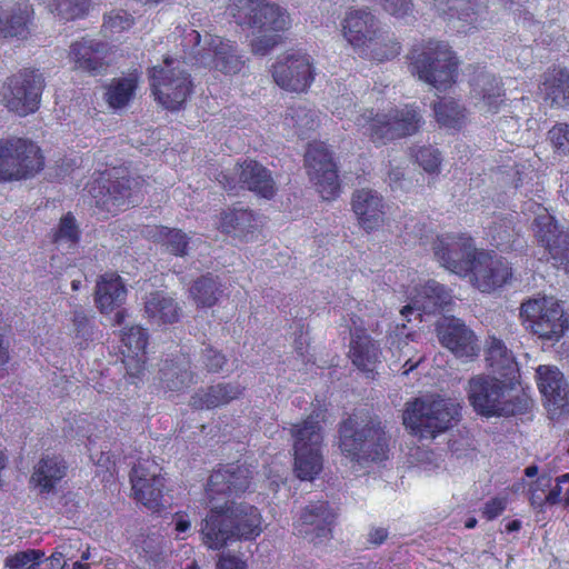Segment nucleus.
Wrapping results in <instances>:
<instances>
[{"label":"nucleus","instance_id":"18","mask_svg":"<svg viewBox=\"0 0 569 569\" xmlns=\"http://www.w3.org/2000/svg\"><path fill=\"white\" fill-rule=\"evenodd\" d=\"M433 251L440 263L457 274H467L480 251L466 234H443L433 243Z\"/></svg>","mask_w":569,"mask_h":569},{"label":"nucleus","instance_id":"25","mask_svg":"<svg viewBox=\"0 0 569 569\" xmlns=\"http://www.w3.org/2000/svg\"><path fill=\"white\" fill-rule=\"evenodd\" d=\"M204 44L216 70L224 74H237L244 68L246 59L233 41L218 36H206Z\"/></svg>","mask_w":569,"mask_h":569},{"label":"nucleus","instance_id":"56","mask_svg":"<svg viewBox=\"0 0 569 569\" xmlns=\"http://www.w3.org/2000/svg\"><path fill=\"white\" fill-rule=\"evenodd\" d=\"M548 505L563 502L569 506V473L558 478L557 483L547 493Z\"/></svg>","mask_w":569,"mask_h":569},{"label":"nucleus","instance_id":"17","mask_svg":"<svg viewBox=\"0 0 569 569\" xmlns=\"http://www.w3.org/2000/svg\"><path fill=\"white\" fill-rule=\"evenodd\" d=\"M310 180L325 200L333 199L339 192V180L331 153L323 143H311L305 156Z\"/></svg>","mask_w":569,"mask_h":569},{"label":"nucleus","instance_id":"57","mask_svg":"<svg viewBox=\"0 0 569 569\" xmlns=\"http://www.w3.org/2000/svg\"><path fill=\"white\" fill-rule=\"evenodd\" d=\"M550 487V478L541 476L531 487L530 502L535 508H542L547 501L546 489Z\"/></svg>","mask_w":569,"mask_h":569},{"label":"nucleus","instance_id":"3","mask_svg":"<svg viewBox=\"0 0 569 569\" xmlns=\"http://www.w3.org/2000/svg\"><path fill=\"white\" fill-rule=\"evenodd\" d=\"M460 407L440 396H423L406 403L402 419L407 428L422 439H433L453 426Z\"/></svg>","mask_w":569,"mask_h":569},{"label":"nucleus","instance_id":"43","mask_svg":"<svg viewBox=\"0 0 569 569\" xmlns=\"http://www.w3.org/2000/svg\"><path fill=\"white\" fill-rule=\"evenodd\" d=\"M433 113L439 126L450 129H460L467 119L466 109L452 99H442L435 103Z\"/></svg>","mask_w":569,"mask_h":569},{"label":"nucleus","instance_id":"4","mask_svg":"<svg viewBox=\"0 0 569 569\" xmlns=\"http://www.w3.org/2000/svg\"><path fill=\"white\" fill-rule=\"evenodd\" d=\"M466 391L470 406L486 418L512 416L521 409L510 381L497 377L477 375L469 379Z\"/></svg>","mask_w":569,"mask_h":569},{"label":"nucleus","instance_id":"62","mask_svg":"<svg viewBox=\"0 0 569 569\" xmlns=\"http://www.w3.org/2000/svg\"><path fill=\"white\" fill-rule=\"evenodd\" d=\"M217 569H246V562L236 556H221Z\"/></svg>","mask_w":569,"mask_h":569},{"label":"nucleus","instance_id":"46","mask_svg":"<svg viewBox=\"0 0 569 569\" xmlns=\"http://www.w3.org/2000/svg\"><path fill=\"white\" fill-rule=\"evenodd\" d=\"M90 6V0H49L48 8L56 16L72 20L86 13Z\"/></svg>","mask_w":569,"mask_h":569},{"label":"nucleus","instance_id":"32","mask_svg":"<svg viewBox=\"0 0 569 569\" xmlns=\"http://www.w3.org/2000/svg\"><path fill=\"white\" fill-rule=\"evenodd\" d=\"M126 297V286L118 274L106 273L100 277L96 286L94 300L102 313H109L120 307Z\"/></svg>","mask_w":569,"mask_h":569},{"label":"nucleus","instance_id":"37","mask_svg":"<svg viewBox=\"0 0 569 569\" xmlns=\"http://www.w3.org/2000/svg\"><path fill=\"white\" fill-rule=\"evenodd\" d=\"M160 380L169 391H182L196 382L190 371V362L182 358L177 361H166L160 369Z\"/></svg>","mask_w":569,"mask_h":569},{"label":"nucleus","instance_id":"12","mask_svg":"<svg viewBox=\"0 0 569 569\" xmlns=\"http://www.w3.org/2000/svg\"><path fill=\"white\" fill-rule=\"evenodd\" d=\"M229 13L237 24L258 31H283L290 24L287 12L267 0H238L229 6Z\"/></svg>","mask_w":569,"mask_h":569},{"label":"nucleus","instance_id":"53","mask_svg":"<svg viewBox=\"0 0 569 569\" xmlns=\"http://www.w3.org/2000/svg\"><path fill=\"white\" fill-rule=\"evenodd\" d=\"M332 112L340 119L348 118L356 123L357 117L362 116L356 110L352 97L350 94H342L337 97L332 102Z\"/></svg>","mask_w":569,"mask_h":569},{"label":"nucleus","instance_id":"31","mask_svg":"<svg viewBox=\"0 0 569 569\" xmlns=\"http://www.w3.org/2000/svg\"><path fill=\"white\" fill-rule=\"evenodd\" d=\"M104 46L92 39L74 42L70 49V58L74 68L97 74L104 69Z\"/></svg>","mask_w":569,"mask_h":569},{"label":"nucleus","instance_id":"52","mask_svg":"<svg viewBox=\"0 0 569 569\" xmlns=\"http://www.w3.org/2000/svg\"><path fill=\"white\" fill-rule=\"evenodd\" d=\"M401 237L406 243L423 244L425 239L428 238L427 228H426L425 223H421L418 219L410 218L405 223V230H403V233Z\"/></svg>","mask_w":569,"mask_h":569},{"label":"nucleus","instance_id":"8","mask_svg":"<svg viewBox=\"0 0 569 569\" xmlns=\"http://www.w3.org/2000/svg\"><path fill=\"white\" fill-rule=\"evenodd\" d=\"M318 417L319 415L310 416L291 428L295 472L301 480H312L322 469V433Z\"/></svg>","mask_w":569,"mask_h":569},{"label":"nucleus","instance_id":"24","mask_svg":"<svg viewBox=\"0 0 569 569\" xmlns=\"http://www.w3.org/2000/svg\"><path fill=\"white\" fill-rule=\"evenodd\" d=\"M351 208L358 224L367 232L379 229L385 222V202L372 189H359L352 193Z\"/></svg>","mask_w":569,"mask_h":569},{"label":"nucleus","instance_id":"28","mask_svg":"<svg viewBox=\"0 0 569 569\" xmlns=\"http://www.w3.org/2000/svg\"><path fill=\"white\" fill-rule=\"evenodd\" d=\"M144 317L157 326L173 323L179 320L181 307L170 295L156 291L146 297Z\"/></svg>","mask_w":569,"mask_h":569},{"label":"nucleus","instance_id":"9","mask_svg":"<svg viewBox=\"0 0 569 569\" xmlns=\"http://www.w3.org/2000/svg\"><path fill=\"white\" fill-rule=\"evenodd\" d=\"M412 64L418 78L438 91H446L456 82L458 60L446 43L429 42Z\"/></svg>","mask_w":569,"mask_h":569},{"label":"nucleus","instance_id":"61","mask_svg":"<svg viewBox=\"0 0 569 569\" xmlns=\"http://www.w3.org/2000/svg\"><path fill=\"white\" fill-rule=\"evenodd\" d=\"M507 507V500L505 498H493L486 502L482 515L488 520H492L500 516Z\"/></svg>","mask_w":569,"mask_h":569},{"label":"nucleus","instance_id":"38","mask_svg":"<svg viewBox=\"0 0 569 569\" xmlns=\"http://www.w3.org/2000/svg\"><path fill=\"white\" fill-rule=\"evenodd\" d=\"M282 124L292 136L303 138L317 129L319 117L315 110L306 106L290 107L283 117Z\"/></svg>","mask_w":569,"mask_h":569},{"label":"nucleus","instance_id":"45","mask_svg":"<svg viewBox=\"0 0 569 569\" xmlns=\"http://www.w3.org/2000/svg\"><path fill=\"white\" fill-rule=\"evenodd\" d=\"M156 237L169 252L176 256L188 254L190 244L193 243L181 230L167 227L157 228Z\"/></svg>","mask_w":569,"mask_h":569},{"label":"nucleus","instance_id":"15","mask_svg":"<svg viewBox=\"0 0 569 569\" xmlns=\"http://www.w3.org/2000/svg\"><path fill=\"white\" fill-rule=\"evenodd\" d=\"M142 180L140 178L122 177L112 181L98 182L90 188V193L94 199L96 206L110 213L141 200L140 189Z\"/></svg>","mask_w":569,"mask_h":569},{"label":"nucleus","instance_id":"20","mask_svg":"<svg viewBox=\"0 0 569 569\" xmlns=\"http://www.w3.org/2000/svg\"><path fill=\"white\" fill-rule=\"evenodd\" d=\"M133 498L151 511L166 506L163 500L164 479L157 463L142 461L132 468L130 475Z\"/></svg>","mask_w":569,"mask_h":569},{"label":"nucleus","instance_id":"36","mask_svg":"<svg viewBox=\"0 0 569 569\" xmlns=\"http://www.w3.org/2000/svg\"><path fill=\"white\" fill-rule=\"evenodd\" d=\"M349 356L357 368L366 372H373L379 362L380 349L369 336L355 335L350 343Z\"/></svg>","mask_w":569,"mask_h":569},{"label":"nucleus","instance_id":"13","mask_svg":"<svg viewBox=\"0 0 569 569\" xmlns=\"http://www.w3.org/2000/svg\"><path fill=\"white\" fill-rule=\"evenodd\" d=\"M218 181L224 189L233 190L239 184L264 199H272L278 190L270 170L254 160H244L232 170L220 172Z\"/></svg>","mask_w":569,"mask_h":569},{"label":"nucleus","instance_id":"42","mask_svg":"<svg viewBox=\"0 0 569 569\" xmlns=\"http://www.w3.org/2000/svg\"><path fill=\"white\" fill-rule=\"evenodd\" d=\"M30 18V10L28 6H14L9 11L0 14V36L9 37H26L28 32V22Z\"/></svg>","mask_w":569,"mask_h":569},{"label":"nucleus","instance_id":"58","mask_svg":"<svg viewBox=\"0 0 569 569\" xmlns=\"http://www.w3.org/2000/svg\"><path fill=\"white\" fill-rule=\"evenodd\" d=\"M385 11L396 18H405L412 11L410 0H375Z\"/></svg>","mask_w":569,"mask_h":569},{"label":"nucleus","instance_id":"59","mask_svg":"<svg viewBox=\"0 0 569 569\" xmlns=\"http://www.w3.org/2000/svg\"><path fill=\"white\" fill-rule=\"evenodd\" d=\"M202 358L207 369L213 372L221 370L226 363V357L210 347L203 350Z\"/></svg>","mask_w":569,"mask_h":569},{"label":"nucleus","instance_id":"14","mask_svg":"<svg viewBox=\"0 0 569 569\" xmlns=\"http://www.w3.org/2000/svg\"><path fill=\"white\" fill-rule=\"evenodd\" d=\"M528 210L535 213L532 231L537 241L549 253L555 264L569 262V231H563L548 210L530 203Z\"/></svg>","mask_w":569,"mask_h":569},{"label":"nucleus","instance_id":"2","mask_svg":"<svg viewBox=\"0 0 569 569\" xmlns=\"http://www.w3.org/2000/svg\"><path fill=\"white\" fill-rule=\"evenodd\" d=\"M341 26L343 38L365 57L385 61L399 53V44L380 30L378 20L370 11L351 9Z\"/></svg>","mask_w":569,"mask_h":569},{"label":"nucleus","instance_id":"19","mask_svg":"<svg viewBox=\"0 0 569 569\" xmlns=\"http://www.w3.org/2000/svg\"><path fill=\"white\" fill-rule=\"evenodd\" d=\"M43 88L42 76L36 71L19 73L9 79L3 99L9 110L27 116L38 109Z\"/></svg>","mask_w":569,"mask_h":569},{"label":"nucleus","instance_id":"39","mask_svg":"<svg viewBox=\"0 0 569 569\" xmlns=\"http://www.w3.org/2000/svg\"><path fill=\"white\" fill-rule=\"evenodd\" d=\"M219 228L236 237H246L257 228L254 214L244 208H233L221 214Z\"/></svg>","mask_w":569,"mask_h":569},{"label":"nucleus","instance_id":"26","mask_svg":"<svg viewBox=\"0 0 569 569\" xmlns=\"http://www.w3.org/2000/svg\"><path fill=\"white\" fill-rule=\"evenodd\" d=\"M450 302V292L439 282L428 280L423 286L415 289L410 303L402 308L401 313L403 316L412 311H418L419 316H421V312L427 315L436 313Z\"/></svg>","mask_w":569,"mask_h":569},{"label":"nucleus","instance_id":"64","mask_svg":"<svg viewBox=\"0 0 569 569\" xmlns=\"http://www.w3.org/2000/svg\"><path fill=\"white\" fill-rule=\"evenodd\" d=\"M511 229L509 227H506L503 231H499L497 227L491 228L493 240H496L497 246H501L503 243L509 242L511 237Z\"/></svg>","mask_w":569,"mask_h":569},{"label":"nucleus","instance_id":"5","mask_svg":"<svg viewBox=\"0 0 569 569\" xmlns=\"http://www.w3.org/2000/svg\"><path fill=\"white\" fill-rule=\"evenodd\" d=\"M519 317L523 328L543 341L557 342L569 329L563 305L552 296H537L522 301Z\"/></svg>","mask_w":569,"mask_h":569},{"label":"nucleus","instance_id":"1","mask_svg":"<svg viewBox=\"0 0 569 569\" xmlns=\"http://www.w3.org/2000/svg\"><path fill=\"white\" fill-rule=\"evenodd\" d=\"M250 471L239 465L214 470L209 477L207 496L210 511L200 527L201 539L209 549L219 550L239 540H254L263 531L259 509L246 502L227 500L216 502L218 496L231 498L244 492L249 486Z\"/></svg>","mask_w":569,"mask_h":569},{"label":"nucleus","instance_id":"49","mask_svg":"<svg viewBox=\"0 0 569 569\" xmlns=\"http://www.w3.org/2000/svg\"><path fill=\"white\" fill-rule=\"evenodd\" d=\"M251 41V51L257 56L268 54L281 40L279 31H259Z\"/></svg>","mask_w":569,"mask_h":569},{"label":"nucleus","instance_id":"27","mask_svg":"<svg viewBox=\"0 0 569 569\" xmlns=\"http://www.w3.org/2000/svg\"><path fill=\"white\" fill-rule=\"evenodd\" d=\"M472 98L482 112L495 113L503 102V89L500 80L486 71L479 72L472 81Z\"/></svg>","mask_w":569,"mask_h":569},{"label":"nucleus","instance_id":"63","mask_svg":"<svg viewBox=\"0 0 569 569\" xmlns=\"http://www.w3.org/2000/svg\"><path fill=\"white\" fill-rule=\"evenodd\" d=\"M89 318L83 311L76 310L73 312V325L78 333L87 335L89 332Z\"/></svg>","mask_w":569,"mask_h":569},{"label":"nucleus","instance_id":"41","mask_svg":"<svg viewBox=\"0 0 569 569\" xmlns=\"http://www.w3.org/2000/svg\"><path fill=\"white\" fill-rule=\"evenodd\" d=\"M138 76L134 73L128 77L113 79L107 87L104 98L109 107L120 109L126 107L136 94Z\"/></svg>","mask_w":569,"mask_h":569},{"label":"nucleus","instance_id":"48","mask_svg":"<svg viewBox=\"0 0 569 569\" xmlns=\"http://www.w3.org/2000/svg\"><path fill=\"white\" fill-rule=\"evenodd\" d=\"M553 150L561 154H569V123H557L548 132Z\"/></svg>","mask_w":569,"mask_h":569},{"label":"nucleus","instance_id":"11","mask_svg":"<svg viewBox=\"0 0 569 569\" xmlns=\"http://www.w3.org/2000/svg\"><path fill=\"white\" fill-rule=\"evenodd\" d=\"M173 61L164 60V66H156L150 70V81L156 99L166 109L177 110L187 100L192 90L190 76Z\"/></svg>","mask_w":569,"mask_h":569},{"label":"nucleus","instance_id":"6","mask_svg":"<svg viewBox=\"0 0 569 569\" xmlns=\"http://www.w3.org/2000/svg\"><path fill=\"white\" fill-rule=\"evenodd\" d=\"M423 123L422 116L413 106L390 108L386 112L373 113L366 110L357 117L356 126L365 129L375 143L388 141L415 134Z\"/></svg>","mask_w":569,"mask_h":569},{"label":"nucleus","instance_id":"29","mask_svg":"<svg viewBox=\"0 0 569 569\" xmlns=\"http://www.w3.org/2000/svg\"><path fill=\"white\" fill-rule=\"evenodd\" d=\"M242 393L239 383L221 382L198 390L190 399V406L194 409H213L226 406Z\"/></svg>","mask_w":569,"mask_h":569},{"label":"nucleus","instance_id":"54","mask_svg":"<svg viewBox=\"0 0 569 569\" xmlns=\"http://www.w3.org/2000/svg\"><path fill=\"white\" fill-rule=\"evenodd\" d=\"M44 557L40 550L29 549L17 552L6 559V567L9 569H20L29 563L37 565Z\"/></svg>","mask_w":569,"mask_h":569},{"label":"nucleus","instance_id":"30","mask_svg":"<svg viewBox=\"0 0 569 569\" xmlns=\"http://www.w3.org/2000/svg\"><path fill=\"white\" fill-rule=\"evenodd\" d=\"M536 376L539 390L546 400L555 407H563L567 402L569 389L563 375L558 368L539 366Z\"/></svg>","mask_w":569,"mask_h":569},{"label":"nucleus","instance_id":"47","mask_svg":"<svg viewBox=\"0 0 569 569\" xmlns=\"http://www.w3.org/2000/svg\"><path fill=\"white\" fill-rule=\"evenodd\" d=\"M79 239V230L76 224L74 218L68 213L61 218L59 227L53 234V240L57 243L73 244Z\"/></svg>","mask_w":569,"mask_h":569},{"label":"nucleus","instance_id":"60","mask_svg":"<svg viewBox=\"0 0 569 569\" xmlns=\"http://www.w3.org/2000/svg\"><path fill=\"white\" fill-rule=\"evenodd\" d=\"M450 9H455L457 11L458 19L468 23L472 28L477 29L479 27H483L481 19L482 11H475L472 8L461 9L458 8L457 4H453Z\"/></svg>","mask_w":569,"mask_h":569},{"label":"nucleus","instance_id":"33","mask_svg":"<svg viewBox=\"0 0 569 569\" xmlns=\"http://www.w3.org/2000/svg\"><path fill=\"white\" fill-rule=\"evenodd\" d=\"M121 340L129 352L126 360L127 372L130 377L138 378L143 371L147 331L139 326H132L123 331Z\"/></svg>","mask_w":569,"mask_h":569},{"label":"nucleus","instance_id":"21","mask_svg":"<svg viewBox=\"0 0 569 569\" xmlns=\"http://www.w3.org/2000/svg\"><path fill=\"white\" fill-rule=\"evenodd\" d=\"M335 519L336 513L328 502H311L300 512L296 522L297 535L313 545L322 543L331 538Z\"/></svg>","mask_w":569,"mask_h":569},{"label":"nucleus","instance_id":"50","mask_svg":"<svg viewBox=\"0 0 569 569\" xmlns=\"http://www.w3.org/2000/svg\"><path fill=\"white\" fill-rule=\"evenodd\" d=\"M391 351L392 355L397 357L398 362L403 360V365L401 366V368H405L403 375H408L409 371L415 369L421 361V357L413 360L411 357L413 347L410 346L408 341H398L397 343L392 342Z\"/></svg>","mask_w":569,"mask_h":569},{"label":"nucleus","instance_id":"10","mask_svg":"<svg viewBox=\"0 0 569 569\" xmlns=\"http://www.w3.org/2000/svg\"><path fill=\"white\" fill-rule=\"evenodd\" d=\"M42 167L40 148L33 142L21 138L0 141V182L31 178Z\"/></svg>","mask_w":569,"mask_h":569},{"label":"nucleus","instance_id":"40","mask_svg":"<svg viewBox=\"0 0 569 569\" xmlns=\"http://www.w3.org/2000/svg\"><path fill=\"white\" fill-rule=\"evenodd\" d=\"M64 461L58 456L42 458L32 475V480L43 490L49 491L66 476Z\"/></svg>","mask_w":569,"mask_h":569},{"label":"nucleus","instance_id":"35","mask_svg":"<svg viewBox=\"0 0 569 569\" xmlns=\"http://www.w3.org/2000/svg\"><path fill=\"white\" fill-rule=\"evenodd\" d=\"M487 361L492 371L499 373L506 381L513 380L518 373V363L513 353L503 341L495 337L488 342Z\"/></svg>","mask_w":569,"mask_h":569},{"label":"nucleus","instance_id":"44","mask_svg":"<svg viewBox=\"0 0 569 569\" xmlns=\"http://www.w3.org/2000/svg\"><path fill=\"white\" fill-rule=\"evenodd\" d=\"M190 293L198 307H212L220 293V284L211 276L198 279L190 289Z\"/></svg>","mask_w":569,"mask_h":569},{"label":"nucleus","instance_id":"51","mask_svg":"<svg viewBox=\"0 0 569 569\" xmlns=\"http://www.w3.org/2000/svg\"><path fill=\"white\" fill-rule=\"evenodd\" d=\"M416 161L429 173L438 172L441 157L437 149L432 147H421L415 153Z\"/></svg>","mask_w":569,"mask_h":569},{"label":"nucleus","instance_id":"22","mask_svg":"<svg viewBox=\"0 0 569 569\" xmlns=\"http://www.w3.org/2000/svg\"><path fill=\"white\" fill-rule=\"evenodd\" d=\"M471 281L482 292L502 287L511 278L509 262L498 256L480 251L469 269Z\"/></svg>","mask_w":569,"mask_h":569},{"label":"nucleus","instance_id":"55","mask_svg":"<svg viewBox=\"0 0 569 569\" xmlns=\"http://www.w3.org/2000/svg\"><path fill=\"white\" fill-rule=\"evenodd\" d=\"M133 23L130 14L124 11L111 12L106 16L103 28L110 33H118L129 29Z\"/></svg>","mask_w":569,"mask_h":569},{"label":"nucleus","instance_id":"16","mask_svg":"<svg viewBox=\"0 0 569 569\" xmlns=\"http://www.w3.org/2000/svg\"><path fill=\"white\" fill-rule=\"evenodd\" d=\"M272 78L283 90L302 92L313 80L311 58L303 52H287L272 66Z\"/></svg>","mask_w":569,"mask_h":569},{"label":"nucleus","instance_id":"34","mask_svg":"<svg viewBox=\"0 0 569 569\" xmlns=\"http://www.w3.org/2000/svg\"><path fill=\"white\" fill-rule=\"evenodd\" d=\"M540 92L551 107H569V70L553 69L546 73Z\"/></svg>","mask_w":569,"mask_h":569},{"label":"nucleus","instance_id":"7","mask_svg":"<svg viewBox=\"0 0 569 569\" xmlns=\"http://www.w3.org/2000/svg\"><path fill=\"white\" fill-rule=\"evenodd\" d=\"M340 449L351 461L366 465L381 461L387 456L388 438L376 425L359 427L353 418L345 420L340 427Z\"/></svg>","mask_w":569,"mask_h":569},{"label":"nucleus","instance_id":"23","mask_svg":"<svg viewBox=\"0 0 569 569\" xmlns=\"http://www.w3.org/2000/svg\"><path fill=\"white\" fill-rule=\"evenodd\" d=\"M437 333L440 343L457 357H472L478 351L473 332L458 318H441Z\"/></svg>","mask_w":569,"mask_h":569}]
</instances>
